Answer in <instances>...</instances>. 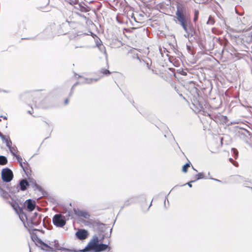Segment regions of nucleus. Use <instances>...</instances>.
I'll list each match as a JSON object with an SVG mask.
<instances>
[{
  "label": "nucleus",
  "mask_w": 252,
  "mask_h": 252,
  "mask_svg": "<svg viewBox=\"0 0 252 252\" xmlns=\"http://www.w3.org/2000/svg\"><path fill=\"white\" fill-rule=\"evenodd\" d=\"M176 18L178 23L182 26L186 33L191 23L186 9L181 4L178 5L177 6Z\"/></svg>",
  "instance_id": "nucleus-1"
},
{
  "label": "nucleus",
  "mask_w": 252,
  "mask_h": 252,
  "mask_svg": "<svg viewBox=\"0 0 252 252\" xmlns=\"http://www.w3.org/2000/svg\"><path fill=\"white\" fill-rule=\"evenodd\" d=\"M99 240L97 235L95 234L93 236L92 239L88 243V245L82 250H73V252H89L93 251V248H94L99 244Z\"/></svg>",
  "instance_id": "nucleus-2"
},
{
  "label": "nucleus",
  "mask_w": 252,
  "mask_h": 252,
  "mask_svg": "<svg viewBox=\"0 0 252 252\" xmlns=\"http://www.w3.org/2000/svg\"><path fill=\"white\" fill-rule=\"evenodd\" d=\"M1 177L3 182H10L13 178V172L9 168L6 167L2 170Z\"/></svg>",
  "instance_id": "nucleus-3"
},
{
  "label": "nucleus",
  "mask_w": 252,
  "mask_h": 252,
  "mask_svg": "<svg viewBox=\"0 0 252 252\" xmlns=\"http://www.w3.org/2000/svg\"><path fill=\"white\" fill-rule=\"evenodd\" d=\"M66 219L63 215L56 214L53 218V224L59 227H63L66 224Z\"/></svg>",
  "instance_id": "nucleus-4"
},
{
  "label": "nucleus",
  "mask_w": 252,
  "mask_h": 252,
  "mask_svg": "<svg viewBox=\"0 0 252 252\" xmlns=\"http://www.w3.org/2000/svg\"><path fill=\"white\" fill-rule=\"evenodd\" d=\"M107 250H108V251L110 250V247L109 246V244H104L102 243H100L94 248H93L92 251L94 252H101Z\"/></svg>",
  "instance_id": "nucleus-5"
},
{
  "label": "nucleus",
  "mask_w": 252,
  "mask_h": 252,
  "mask_svg": "<svg viewBox=\"0 0 252 252\" xmlns=\"http://www.w3.org/2000/svg\"><path fill=\"white\" fill-rule=\"evenodd\" d=\"M75 77L77 79H80V83L81 84H90L93 83V82H96L99 79V78H86L77 74L75 75Z\"/></svg>",
  "instance_id": "nucleus-6"
},
{
  "label": "nucleus",
  "mask_w": 252,
  "mask_h": 252,
  "mask_svg": "<svg viewBox=\"0 0 252 252\" xmlns=\"http://www.w3.org/2000/svg\"><path fill=\"white\" fill-rule=\"evenodd\" d=\"M88 235V231L84 229H79L75 233V236L77 238L80 240H83L86 239Z\"/></svg>",
  "instance_id": "nucleus-7"
},
{
  "label": "nucleus",
  "mask_w": 252,
  "mask_h": 252,
  "mask_svg": "<svg viewBox=\"0 0 252 252\" xmlns=\"http://www.w3.org/2000/svg\"><path fill=\"white\" fill-rule=\"evenodd\" d=\"M24 205L26 206V209L28 211L32 212L35 208L36 203L32 199H29L25 201Z\"/></svg>",
  "instance_id": "nucleus-8"
},
{
  "label": "nucleus",
  "mask_w": 252,
  "mask_h": 252,
  "mask_svg": "<svg viewBox=\"0 0 252 252\" xmlns=\"http://www.w3.org/2000/svg\"><path fill=\"white\" fill-rule=\"evenodd\" d=\"M10 205L11 206V207L13 208V209L15 211V212L18 213V214H20V216H19V217L21 219V220L22 221V218H21V216H24L25 217H26V214L24 213L23 212V209L22 208H21L19 206V204L15 202H12L10 203Z\"/></svg>",
  "instance_id": "nucleus-9"
},
{
  "label": "nucleus",
  "mask_w": 252,
  "mask_h": 252,
  "mask_svg": "<svg viewBox=\"0 0 252 252\" xmlns=\"http://www.w3.org/2000/svg\"><path fill=\"white\" fill-rule=\"evenodd\" d=\"M73 211L74 214L78 217H82L85 219H89L90 217V215L86 210H82L79 209H74Z\"/></svg>",
  "instance_id": "nucleus-10"
},
{
  "label": "nucleus",
  "mask_w": 252,
  "mask_h": 252,
  "mask_svg": "<svg viewBox=\"0 0 252 252\" xmlns=\"http://www.w3.org/2000/svg\"><path fill=\"white\" fill-rule=\"evenodd\" d=\"M38 247L40 248L41 250H45L46 252H53V248L49 246L48 244L44 243L41 239L38 240V245H36Z\"/></svg>",
  "instance_id": "nucleus-11"
},
{
  "label": "nucleus",
  "mask_w": 252,
  "mask_h": 252,
  "mask_svg": "<svg viewBox=\"0 0 252 252\" xmlns=\"http://www.w3.org/2000/svg\"><path fill=\"white\" fill-rule=\"evenodd\" d=\"M240 134L239 136L241 138L244 139L246 142H248V139L251 136L250 132L246 129H240V131H238Z\"/></svg>",
  "instance_id": "nucleus-12"
},
{
  "label": "nucleus",
  "mask_w": 252,
  "mask_h": 252,
  "mask_svg": "<svg viewBox=\"0 0 252 252\" xmlns=\"http://www.w3.org/2000/svg\"><path fill=\"white\" fill-rule=\"evenodd\" d=\"M28 182L29 183V186L31 185L33 188H34V190H38L39 191L41 192L42 194L43 195V192L44 190L41 187H40L39 185L36 184L35 181L33 179L29 178Z\"/></svg>",
  "instance_id": "nucleus-13"
},
{
  "label": "nucleus",
  "mask_w": 252,
  "mask_h": 252,
  "mask_svg": "<svg viewBox=\"0 0 252 252\" xmlns=\"http://www.w3.org/2000/svg\"><path fill=\"white\" fill-rule=\"evenodd\" d=\"M93 225L97 227L98 230L100 232H105L106 229L109 228L106 224L96 221H93Z\"/></svg>",
  "instance_id": "nucleus-14"
},
{
  "label": "nucleus",
  "mask_w": 252,
  "mask_h": 252,
  "mask_svg": "<svg viewBox=\"0 0 252 252\" xmlns=\"http://www.w3.org/2000/svg\"><path fill=\"white\" fill-rule=\"evenodd\" d=\"M74 8L82 12H87L90 11V8L88 6H85L81 3H79L78 2V4L74 6Z\"/></svg>",
  "instance_id": "nucleus-15"
},
{
  "label": "nucleus",
  "mask_w": 252,
  "mask_h": 252,
  "mask_svg": "<svg viewBox=\"0 0 252 252\" xmlns=\"http://www.w3.org/2000/svg\"><path fill=\"white\" fill-rule=\"evenodd\" d=\"M19 184V189L22 191L26 190L29 186V183L25 179L20 180Z\"/></svg>",
  "instance_id": "nucleus-16"
},
{
  "label": "nucleus",
  "mask_w": 252,
  "mask_h": 252,
  "mask_svg": "<svg viewBox=\"0 0 252 252\" xmlns=\"http://www.w3.org/2000/svg\"><path fill=\"white\" fill-rule=\"evenodd\" d=\"M196 32L194 29L192 25L191 24L189 26V28H188V32H187V35H185V36L187 37H189L193 36L195 34Z\"/></svg>",
  "instance_id": "nucleus-17"
},
{
  "label": "nucleus",
  "mask_w": 252,
  "mask_h": 252,
  "mask_svg": "<svg viewBox=\"0 0 252 252\" xmlns=\"http://www.w3.org/2000/svg\"><path fill=\"white\" fill-rule=\"evenodd\" d=\"M54 247H55V248L57 250L66 251L67 252H73V250H70V249H68L67 248H64L60 247L58 242H56V241H55Z\"/></svg>",
  "instance_id": "nucleus-18"
},
{
  "label": "nucleus",
  "mask_w": 252,
  "mask_h": 252,
  "mask_svg": "<svg viewBox=\"0 0 252 252\" xmlns=\"http://www.w3.org/2000/svg\"><path fill=\"white\" fill-rule=\"evenodd\" d=\"M41 220V215L37 219L34 220L33 219H31L30 222L32 225L37 226L40 223Z\"/></svg>",
  "instance_id": "nucleus-19"
},
{
  "label": "nucleus",
  "mask_w": 252,
  "mask_h": 252,
  "mask_svg": "<svg viewBox=\"0 0 252 252\" xmlns=\"http://www.w3.org/2000/svg\"><path fill=\"white\" fill-rule=\"evenodd\" d=\"M63 214H64L63 216L65 217V219H66V220L73 218V212L71 210L64 212Z\"/></svg>",
  "instance_id": "nucleus-20"
},
{
  "label": "nucleus",
  "mask_w": 252,
  "mask_h": 252,
  "mask_svg": "<svg viewBox=\"0 0 252 252\" xmlns=\"http://www.w3.org/2000/svg\"><path fill=\"white\" fill-rule=\"evenodd\" d=\"M31 237L35 244L38 245V240H40V239L37 237V235L34 233H32L31 234Z\"/></svg>",
  "instance_id": "nucleus-21"
},
{
  "label": "nucleus",
  "mask_w": 252,
  "mask_h": 252,
  "mask_svg": "<svg viewBox=\"0 0 252 252\" xmlns=\"http://www.w3.org/2000/svg\"><path fill=\"white\" fill-rule=\"evenodd\" d=\"M0 195L4 199H7L9 196L8 193L2 189H0Z\"/></svg>",
  "instance_id": "nucleus-22"
},
{
  "label": "nucleus",
  "mask_w": 252,
  "mask_h": 252,
  "mask_svg": "<svg viewBox=\"0 0 252 252\" xmlns=\"http://www.w3.org/2000/svg\"><path fill=\"white\" fill-rule=\"evenodd\" d=\"M8 160L6 157L0 156V165H5L7 163Z\"/></svg>",
  "instance_id": "nucleus-23"
},
{
  "label": "nucleus",
  "mask_w": 252,
  "mask_h": 252,
  "mask_svg": "<svg viewBox=\"0 0 252 252\" xmlns=\"http://www.w3.org/2000/svg\"><path fill=\"white\" fill-rule=\"evenodd\" d=\"M97 48L99 49L100 51H101V52L105 54V55L106 56V58L107 59V54H106L105 46L103 44H102L100 46H98ZM106 62H107V67H108V61H107V59H106Z\"/></svg>",
  "instance_id": "nucleus-24"
},
{
  "label": "nucleus",
  "mask_w": 252,
  "mask_h": 252,
  "mask_svg": "<svg viewBox=\"0 0 252 252\" xmlns=\"http://www.w3.org/2000/svg\"><path fill=\"white\" fill-rule=\"evenodd\" d=\"M2 140L3 141H5V142L6 143V145L9 149H10V148H12V143L11 140L9 138V137H8V138H6L5 137V140Z\"/></svg>",
  "instance_id": "nucleus-25"
},
{
  "label": "nucleus",
  "mask_w": 252,
  "mask_h": 252,
  "mask_svg": "<svg viewBox=\"0 0 252 252\" xmlns=\"http://www.w3.org/2000/svg\"><path fill=\"white\" fill-rule=\"evenodd\" d=\"M99 72L105 75H108L111 73L108 69L102 68L99 70Z\"/></svg>",
  "instance_id": "nucleus-26"
},
{
  "label": "nucleus",
  "mask_w": 252,
  "mask_h": 252,
  "mask_svg": "<svg viewBox=\"0 0 252 252\" xmlns=\"http://www.w3.org/2000/svg\"><path fill=\"white\" fill-rule=\"evenodd\" d=\"M190 162H188V163H186V164H185L183 166V167H182V171L183 172H187V171H188V169L189 168V167L190 166Z\"/></svg>",
  "instance_id": "nucleus-27"
},
{
  "label": "nucleus",
  "mask_w": 252,
  "mask_h": 252,
  "mask_svg": "<svg viewBox=\"0 0 252 252\" xmlns=\"http://www.w3.org/2000/svg\"><path fill=\"white\" fill-rule=\"evenodd\" d=\"M215 23V20L211 16H209L206 24L208 25L212 26Z\"/></svg>",
  "instance_id": "nucleus-28"
},
{
  "label": "nucleus",
  "mask_w": 252,
  "mask_h": 252,
  "mask_svg": "<svg viewBox=\"0 0 252 252\" xmlns=\"http://www.w3.org/2000/svg\"><path fill=\"white\" fill-rule=\"evenodd\" d=\"M11 154L14 156H16L17 154H16V152L17 151V149L16 146L12 147L11 148L9 149Z\"/></svg>",
  "instance_id": "nucleus-29"
},
{
  "label": "nucleus",
  "mask_w": 252,
  "mask_h": 252,
  "mask_svg": "<svg viewBox=\"0 0 252 252\" xmlns=\"http://www.w3.org/2000/svg\"><path fill=\"white\" fill-rule=\"evenodd\" d=\"M68 3L71 5L75 6V4H78V0H65Z\"/></svg>",
  "instance_id": "nucleus-30"
},
{
  "label": "nucleus",
  "mask_w": 252,
  "mask_h": 252,
  "mask_svg": "<svg viewBox=\"0 0 252 252\" xmlns=\"http://www.w3.org/2000/svg\"><path fill=\"white\" fill-rule=\"evenodd\" d=\"M112 228L110 229V233L108 236H105V234L102 235V237L100 238V239H99L100 243H102L103 239L105 238V237H110L111 235V232H112Z\"/></svg>",
  "instance_id": "nucleus-31"
},
{
  "label": "nucleus",
  "mask_w": 252,
  "mask_h": 252,
  "mask_svg": "<svg viewBox=\"0 0 252 252\" xmlns=\"http://www.w3.org/2000/svg\"><path fill=\"white\" fill-rule=\"evenodd\" d=\"M196 176L197 177L196 179L195 180L196 181L204 178V174L202 172L199 173Z\"/></svg>",
  "instance_id": "nucleus-32"
},
{
  "label": "nucleus",
  "mask_w": 252,
  "mask_h": 252,
  "mask_svg": "<svg viewBox=\"0 0 252 252\" xmlns=\"http://www.w3.org/2000/svg\"><path fill=\"white\" fill-rule=\"evenodd\" d=\"M15 157L16 158L19 164H21V162H23L22 158L21 156L19 155H17Z\"/></svg>",
  "instance_id": "nucleus-33"
},
{
  "label": "nucleus",
  "mask_w": 252,
  "mask_h": 252,
  "mask_svg": "<svg viewBox=\"0 0 252 252\" xmlns=\"http://www.w3.org/2000/svg\"><path fill=\"white\" fill-rule=\"evenodd\" d=\"M40 215H39L38 213L35 212L34 213L33 216L31 217V219H33L34 220L36 219H37V218H38L40 216Z\"/></svg>",
  "instance_id": "nucleus-34"
},
{
  "label": "nucleus",
  "mask_w": 252,
  "mask_h": 252,
  "mask_svg": "<svg viewBox=\"0 0 252 252\" xmlns=\"http://www.w3.org/2000/svg\"><path fill=\"white\" fill-rule=\"evenodd\" d=\"M102 44L101 41L98 38L95 40V45L97 47Z\"/></svg>",
  "instance_id": "nucleus-35"
},
{
  "label": "nucleus",
  "mask_w": 252,
  "mask_h": 252,
  "mask_svg": "<svg viewBox=\"0 0 252 252\" xmlns=\"http://www.w3.org/2000/svg\"><path fill=\"white\" fill-rule=\"evenodd\" d=\"M195 181H196V180L191 181L187 183V184H184L183 185H181V186H185L186 185H188L189 187L191 188L192 187V183H193V182H194Z\"/></svg>",
  "instance_id": "nucleus-36"
},
{
  "label": "nucleus",
  "mask_w": 252,
  "mask_h": 252,
  "mask_svg": "<svg viewBox=\"0 0 252 252\" xmlns=\"http://www.w3.org/2000/svg\"><path fill=\"white\" fill-rule=\"evenodd\" d=\"M198 11H195V14H194V18H193V20L194 22H196L197 19H198Z\"/></svg>",
  "instance_id": "nucleus-37"
},
{
  "label": "nucleus",
  "mask_w": 252,
  "mask_h": 252,
  "mask_svg": "<svg viewBox=\"0 0 252 252\" xmlns=\"http://www.w3.org/2000/svg\"><path fill=\"white\" fill-rule=\"evenodd\" d=\"M24 164H27V165H29V164L28 163L24 162ZM20 166L23 168V170L26 172L25 167L23 165V162H22L21 164H19Z\"/></svg>",
  "instance_id": "nucleus-38"
},
{
  "label": "nucleus",
  "mask_w": 252,
  "mask_h": 252,
  "mask_svg": "<svg viewBox=\"0 0 252 252\" xmlns=\"http://www.w3.org/2000/svg\"><path fill=\"white\" fill-rule=\"evenodd\" d=\"M74 88H75L74 87L72 86V87L71 88V90H70V93L69 94V96L70 97L72 96V94L73 93L74 90Z\"/></svg>",
  "instance_id": "nucleus-39"
},
{
  "label": "nucleus",
  "mask_w": 252,
  "mask_h": 252,
  "mask_svg": "<svg viewBox=\"0 0 252 252\" xmlns=\"http://www.w3.org/2000/svg\"><path fill=\"white\" fill-rule=\"evenodd\" d=\"M77 14L80 17L83 18L85 19H87L86 16H85L84 15H83V14L79 13H77Z\"/></svg>",
  "instance_id": "nucleus-40"
},
{
  "label": "nucleus",
  "mask_w": 252,
  "mask_h": 252,
  "mask_svg": "<svg viewBox=\"0 0 252 252\" xmlns=\"http://www.w3.org/2000/svg\"><path fill=\"white\" fill-rule=\"evenodd\" d=\"M235 179L236 180H242L243 177L240 175H236L235 176Z\"/></svg>",
  "instance_id": "nucleus-41"
},
{
  "label": "nucleus",
  "mask_w": 252,
  "mask_h": 252,
  "mask_svg": "<svg viewBox=\"0 0 252 252\" xmlns=\"http://www.w3.org/2000/svg\"><path fill=\"white\" fill-rule=\"evenodd\" d=\"M0 137L1 140H5V136L2 134V133L0 131Z\"/></svg>",
  "instance_id": "nucleus-42"
},
{
  "label": "nucleus",
  "mask_w": 252,
  "mask_h": 252,
  "mask_svg": "<svg viewBox=\"0 0 252 252\" xmlns=\"http://www.w3.org/2000/svg\"><path fill=\"white\" fill-rule=\"evenodd\" d=\"M79 84H82L81 83H80V81H78L77 82H76L73 86L72 87H75V86H76L77 85H79Z\"/></svg>",
  "instance_id": "nucleus-43"
},
{
  "label": "nucleus",
  "mask_w": 252,
  "mask_h": 252,
  "mask_svg": "<svg viewBox=\"0 0 252 252\" xmlns=\"http://www.w3.org/2000/svg\"><path fill=\"white\" fill-rule=\"evenodd\" d=\"M146 66L147 68L149 69H150L151 64H150L149 63L147 62L146 63Z\"/></svg>",
  "instance_id": "nucleus-44"
},
{
  "label": "nucleus",
  "mask_w": 252,
  "mask_h": 252,
  "mask_svg": "<svg viewBox=\"0 0 252 252\" xmlns=\"http://www.w3.org/2000/svg\"><path fill=\"white\" fill-rule=\"evenodd\" d=\"M68 101H69V100L68 98H66L65 100H64V104L65 105H67L68 103Z\"/></svg>",
  "instance_id": "nucleus-45"
},
{
  "label": "nucleus",
  "mask_w": 252,
  "mask_h": 252,
  "mask_svg": "<svg viewBox=\"0 0 252 252\" xmlns=\"http://www.w3.org/2000/svg\"><path fill=\"white\" fill-rule=\"evenodd\" d=\"M88 46H75V48H86V47H87Z\"/></svg>",
  "instance_id": "nucleus-46"
},
{
  "label": "nucleus",
  "mask_w": 252,
  "mask_h": 252,
  "mask_svg": "<svg viewBox=\"0 0 252 252\" xmlns=\"http://www.w3.org/2000/svg\"><path fill=\"white\" fill-rule=\"evenodd\" d=\"M235 11H236V13H237V14H238V15H243V14L239 13L237 12V10H236V9H235Z\"/></svg>",
  "instance_id": "nucleus-47"
},
{
  "label": "nucleus",
  "mask_w": 252,
  "mask_h": 252,
  "mask_svg": "<svg viewBox=\"0 0 252 252\" xmlns=\"http://www.w3.org/2000/svg\"><path fill=\"white\" fill-rule=\"evenodd\" d=\"M89 223H90V222L87 221L85 222V225H88Z\"/></svg>",
  "instance_id": "nucleus-48"
},
{
  "label": "nucleus",
  "mask_w": 252,
  "mask_h": 252,
  "mask_svg": "<svg viewBox=\"0 0 252 252\" xmlns=\"http://www.w3.org/2000/svg\"><path fill=\"white\" fill-rule=\"evenodd\" d=\"M0 117H2L3 118V119H5V120H6L7 119V117L6 116H0Z\"/></svg>",
  "instance_id": "nucleus-49"
},
{
  "label": "nucleus",
  "mask_w": 252,
  "mask_h": 252,
  "mask_svg": "<svg viewBox=\"0 0 252 252\" xmlns=\"http://www.w3.org/2000/svg\"><path fill=\"white\" fill-rule=\"evenodd\" d=\"M187 49H188V50H190V46H188V45H187Z\"/></svg>",
  "instance_id": "nucleus-50"
},
{
  "label": "nucleus",
  "mask_w": 252,
  "mask_h": 252,
  "mask_svg": "<svg viewBox=\"0 0 252 252\" xmlns=\"http://www.w3.org/2000/svg\"><path fill=\"white\" fill-rule=\"evenodd\" d=\"M176 144H177V145L178 146V147L179 149L181 151H181V148H180V147H179V146L178 145V143H176Z\"/></svg>",
  "instance_id": "nucleus-51"
},
{
  "label": "nucleus",
  "mask_w": 252,
  "mask_h": 252,
  "mask_svg": "<svg viewBox=\"0 0 252 252\" xmlns=\"http://www.w3.org/2000/svg\"><path fill=\"white\" fill-rule=\"evenodd\" d=\"M216 181L218 182H221L220 180H219L218 179L216 180Z\"/></svg>",
  "instance_id": "nucleus-52"
},
{
  "label": "nucleus",
  "mask_w": 252,
  "mask_h": 252,
  "mask_svg": "<svg viewBox=\"0 0 252 252\" xmlns=\"http://www.w3.org/2000/svg\"><path fill=\"white\" fill-rule=\"evenodd\" d=\"M28 113L30 114H32V111L29 110V111H28Z\"/></svg>",
  "instance_id": "nucleus-53"
},
{
  "label": "nucleus",
  "mask_w": 252,
  "mask_h": 252,
  "mask_svg": "<svg viewBox=\"0 0 252 252\" xmlns=\"http://www.w3.org/2000/svg\"><path fill=\"white\" fill-rule=\"evenodd\" d=\"M211 179L214 180V181H216V180H217V179H215V178H211Z\"/></svg>",
  "instance_id": "nucleus-54"
},
{
  "label": "nucleus",
  "mask_w": 252,
  "mask_h": 252,
  "mask_svg": "<svg viewBox=\"0 0 252 252\" xmlns=\"http://www.w3.org/2000/svg\"><path fill=\"white\" fill-rule=\"evenodd\" d=\"M45 123H46V124L47 126H49V124L48 123H47V122H45Z\"/></svg>",
  "instance_id": "nucleus-55"
},
{
  "label": "nucleus",
  "mask_w": 252,
  "mask_h": 252,
  "mask_svg": "<svg viewBox=\"0 0 252 252\" xmlns=\"http://www.w3.org/2000/svg\"><path fill=\"white\" fill-rule=\"evenodd\" d=\"M229 160H230V161H231V160H233V159H232V158H229Z\"/></svg>",
  "instance_id": "nucleus-56"
},
{
  "label": "nucleus",
  "mask_w": 252,
  "mask_h": 252,
  "mask_svg": "<svg viewBox=\"0 0 252 252\" xmlns=\"http://www.w3.org/2000/svg\"><path fill=\"white\" fill-rule=\"evenodd\" d=\"M152 201H151L150 204V206H149V207L152 205Z\"/></svg>",
  "instance_id": "nucleus-57"
},
{
  "label": "nucleus",
  "mask_w": 252,
  "mask_h": 252,
  "mask_svg": "<svg viewBox=\"0 0 252 252\" xmlns=\"http://www.w3.org/2000/svg\"><path fill=\"white\" fill-rule=\"evenodd\" d=\"M178 186H179L178 185L175 186V187H174V188H176L177 187H178Z\"/></svg>",
  "instance_id": "nucleus-58"
},
{
  "label": "nucleus",
  "mask_w": 252,
  "mask_h": 252,
  "mask_svg": "<svg viewBox=\"0 0 252 252\" xmlns=\"http://www.w3.org/2000/svg\"><path fill=\"white\" fill-rule=\"evenodd\" d=\"M192 168H193V169L194 170H195V171H197V170L193 168V167H192Z\"/></svg>",
  "instance_id": "nucleus-59"
},
{
  "label": "nucleus",
  "mask_w": 252,
  "mask_h": 252,
  "mask_svg": "<svg viewBox=\"0 0 252 252\" xmlns=\"http://www.w3.org/2000/svg\"><path fill=\"white\" fill-rule=\"evenodd\" d=\"M133 18H134V21H135L136 22H137V21H136V19H135V18L134 17H133Z\"/></svg>",
  "instance_id": "nucleus-60"
},
{
  "label": "nucleus",
  "mask_w": 252,
  "mask_h": 252,
  "mask_svg": "<svg viewBox=\"0 0 252 252\" xmlns=\"http://www.w3.org/2000/svg\"><path fill=\"white\" fill-rule=\"evenodd\" d=\"M34 230H38L37 229H34Z\"/></svg>",
  "instance_id": "nucleus-61"
},
{
  "label": "nucleus",
  "mask_w": 252,
  "mask_h": 252,
  "mask_svg": "<svg viewBox=\"0 0 252 252\" xmlns=\"http://www.w3.org/2000/svg\"><path fill=\"white\" fill-rule=\"evenodd\" d=\"M164 205H165V200H164Z\"/></svg>",
  "instance_id": "nucleus-62"
},
{
  "label": "nucleus",
  "mask_w": 252,
  "mask_h": 252,
  "mask_svg": "<svg viewBox=\"0 0 252 252\" xmlns=\"http://www.w3.org/2000/svg\"><path fill=\"white\" fill-rule=\"evenodd\" d=\"M137 59L139 60V58L137 56Z\"/></svg>",
  "instance_id": "nucleus-63"
},
{
  "label": "nucleus",
  "mask_w": 252,
  "mask_h": 252,
  "mask_svg": "<svg viewBox=\"0 0 252 252\" xmlns=\"http://www.w3.org/2000/svg\"><path fill=\"white\" fill-rule=\"evenodd\" d=\"M83 4H84V5H85L84 6H87L85 4V3H83Z\"/></svg>",
  "instance_id": "nucleus-64"
}]
</instances>
